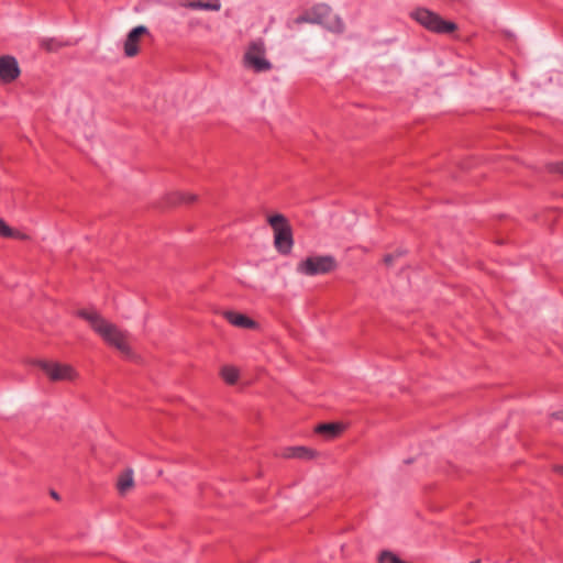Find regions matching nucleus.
I'll return each instance as SVG.
<instances>
[{"label": "nucleus", "instance_id": "2eb2a0df", "mask_svg": "<svg viewBox=\"0 0 563 563\" xmlns=\"http://www.w3.org/2000/svg\"><path fill=\"white\" fill-rule=\"evenodd\" d=\"M133 486H134L133 471L131 468H126L119 475V478L117 482L118 492L120 495H124Z\"/></svg>", "mask_w": 563, "mask_h": 563}, {"label": "nucleus", "instance_id": "f03ea898", "mask_svg": "<svg viewBox=\"0 0 563 563\" xmlns=\"http://www.w3.org/2000/svg\"><path fill=\"white\" fill-rule=\"evenodd\" d=\"M294 23L299 25L302 23H311L322 25L324 29L333 33H342L344 23L338 15L332 14V10L328 4L318 3L298 15Z\"/></svg>", "mask_w": 563, "mask_h": 563}, {"label": "nucleus", "instance_id": "6ab92c4d", "mask_svg": "<svg viewBox=\"0 0 563 563\" xmlns=\"http://www.w3.org/2000/svg\"><path fill=\"white\" fill-rule=\"evenodd\" d=\"M395 257H396V255H394V254H386V255L384 256V260H383V261H384V263H385L387 266H390V265L393 264V262H394Z\"/></svg>", "mask_w": 563, "mask_h": 563}, {"label": "nucleus", "instance_id": "4be33fe9", "mask_svg": "<svg viewBox=\"0 0 563 563\" xmlns=\"http://www.w3.org/2000/svg\"><path fill=\"white\" fill-rule=\"evenodd\" d=\"M556 471L563 475V466H558Z\"/></svg>", "mask_w": 563, "mask_h": 563}, {"label": "nucleus", "instance_id": "f257e3e1", "mask_svg": "<svg viewBox=\"0 0 563 563\" xmlns=\"http://www.w3.org/2000/svg\"><path fill=\"white\" fill-rule=\"evenodd\" d=\"M76 316L87 321L90 328L110 346L115 347L125 355L131 354V347L126 342V334L115 324L106 320L98 311L79 309Z\"/></svg>", "mask_w": 563, "mask_h": 563}, {"label": "nucleus", "instance_id": "4468645a", "mask_svg": "<svg viewBox=\"0 0 563 563\" xmlns=\"http://www.w3.org/2000/svg\"><path fill=\"white\" fill-rule=\"evenodd\" d=\"M181 5L194 10L219 11L221 9V3L219 0H192L188 1L187 3H181Z\"/></svg>", "mask_w": 563, "mask_h": 563}, {"label": "nucleus", "instance_id": "9d476101", "mask_svg": "<svg viewBox=\"0 0 563 563\" xmlns=\"http://www.w3.org/2000/svg\"><path fill=\"white\" fill-rule=\"evenodd\" d=\"M344 426L340 422L320 423L314 428V432L324 437L327 440H333L341 435Z\"/></svg>", "mask_w": 563, "mask_h": 563}, {"label": "nucleus", "instance_id": "7ed1b4c3", "mask_svg": "<svg viewBox=\"0 0 563 563\" xmlns=\"http://www.w3.org/2000/svg\"><path fill=\"white\" fill-rule=\"evenodd\" d=\"M267 223L274 232V246L282 255H289L294 246L292 228L282 213L268 216Z\"/></svg>", "mask_w": 563, "mask_h": 563}, {"label": "nucleus", "instance_id": "f3484780", "mask_svg": "<svg viewBox=\"0 0 563 563\" xmlns=\"http://www.w3.org/2000/svg\"><path fill=\"white\" fill-rule=\"evenodd\" d=\"M40 46L46 52H56L63 47L64 44L54 37H46L40 40Z\"/></svg>", "mask_w": 563, "mask_h": 563}, {"label": "nucleus", "instance_id": "ddd939ff", "mask_svg": "<svg viewBox=\"0 0 563 563\" xmlns=\"http://www.w3.org/2000/svg\"><path fill=\"white\" fill-rule=\"evenodd\" d=\"M286 457L311 460L317 456V452L306 446H291L286 450Z\"/></svg>", "mask_w": 563, "mask_h": 563}, {"label": "nucleus", "instance_id": "1a4fd4ad", "mask_svg": "<svg viewBox=\"0 0 563 563\" xmlns=\"http://www.w3.org/2000/svg\"><path fill=\"white\" fill-rule=\"evenodd\" d=\"M146 34H148V29L144 25L135 26L128 33L123 46L126 57H134L139 54V43L141 37Z\"/></svg>", "mask_w": 563, "mask_h": 563}, {"label": "nucleus", "instance_id": "dca6fc26", "mask_svg": "<svg viewBox=\"0 0 563 563\" xmlns=\"http://www.w3.org/2000/svg\"><path fill=\"white\" fill-rule=\"evenodd\" d=\"M220 375L228 385H234L240 377V372L234 366L225 365L221 368Z\"/></svg>", "mask_w": 563, "mask_h": 563}, {"label": "nucleus", "instance_id": "a211bd4d", "mask_svg": "<svg viewBox=\"0 0 563 563\" xmlns=\"http://www.w3.org/2000/svg\"><path fill=\"white\" fill-rule=\"evenodd\" d=\"M0 235L3 238H14L16 235L15 231L3 219H0Z\"/></svg>", "mask_w": 563, "mask_h": 563}, {"label": "nucleus", "instance_id": "0eeeda50", "mask_svg": "<svg viewBox=\"0 0 563 563\" xmlns=\"http://www.w3.org/2000/svg\"><path fill=\"white\" fill-rule=\"evenodd\" d=\"M264 55L265 45L263 40L258 38L250 43L249 49L244 55V59L255 71H267L272 68V64L264 57Z\"/></svg>", "mask_w": 563, "mask_h": 563}, {"label": "nucleus", "instance_id": "39448f33", "mask_svg": "<svg viewBox=\"0 0 563 563\" xmlns=\"http://www.w3.org/2000/svg\"><path fill=\"white\" fill-rule=\"evenodd\" d=\"M338 266L333 255H312L298 263L297 272L305 276L325 275L336 271Z\"/></svg>", "mask_w": 563, "mask_h": 563}, {"label": "nucleus", "instance_id": "f8f14e48", "mask_svg": "<svg viewBox=\"0 0 563 563\" xmlns=\"http://www.w3.org/2000/svg\"><path fill=\"white\" fill-rule=\"evenodd\" d=\"M197 200V196L192 194H185L180 191L170 192L166 196V203L168 206L191 205Z\"/></svg>", "mask_w": 563, "mask_h": 563}, {"label": "nucleus", "instance_id": "20e7f679", "mask_svg": "<svg viewBox=\"0 0 563 563\" xmlns=\"http://www.w3.org/2000/svg\"><path fill=\"white\" fill-rule=\"evenodd\" d=\"M409 16L429 32L435 34H451L457 30V24L444 20L440 14L427 8H417L409 13Z\"/></svg>", "mask_w": 563, "mask_h": 563}, {"label": "nucleus", "instance_id": "5701e85b", "mask_svg": "<svg viewBox=\"0 0 563 563\" xmlns=\"http://www.w3.org/2000/svg\"><path fill=\"white\" fill-rule=\"evenodd\" d=\"M472 563H479V560H477V561H474V562H472Z\"/></svg>", "mask_w": 563, "mask_h": 563}, {"label": "nucleus", "instance_id": "aec40b11", "mask_svg": "<svg viewBox=\"0 0 563 563\" xmlns=\"http://www.w3.org/2000/svg\"><path fill=\"white\" fill-rule=\"evenodd\" d=\"M556 170H558L559 173L563 174V162L558 163V165H556Z\"/></svg>", "mask_w": 563, "mask_h": 563}, {"label": "nucleus", "instance_id": "6e6552de", "mask_svg": "<svg viewBox=\"0 0 563 563\" xmlns=\"http://www.w3.org/2000/svg\"><path fill=\"white\" fill-rule=\"evenodd\" d=\"M21 69L16 58L12 55L0 56V84L8 85L16 80Z\"/></svg>", "mask_w": 563, "mask_h": 563}, {"label": "nucleus", "instance_id": "423d86ee", "mask_svg": "<svg viewBox=\"0 0 563 563\" xmlns=\"http://www.w3.org/2000/svg\"><path fill=\"white\" fill-rule=\"evenodd\" d=\"M32 364L41 368L52 382H73L78 376L76 369L69 364L46 360H34Z\"/></svg>", "mask_w": 563, "mask_h": 563}, {"label": "nucleus", "instance_id": "9b49d317", "mask_svg": "<svg viewBox=\"0 0 563 563\" xmlns=\"http://www.w3.org/2000/svg\"><path fill=\"white\" fill-rule=\"evenodd\" d=\"M224 318L233 325L238 328L243 329H255L257 327V323L251 319L250 317L234 312V311H225Z\"/></svg>", "mask_w": 563, "mask_h": 563}, {"label": "nucleus", "instance_id": "412c9836", "mask_svg": "<svg viewBox=\"0 0 563 563\" xmlns=\"http://www.w3.org/2000/svg\"><path fill=\"white\" fill-rule=\"evenodd\" d=\"M51 496H52L53 498H55V499H58V498H59L58 494H57L56 492H54V490H52V492H51Z\"/></svg>", "mask_w": 563, "mask_h": 563}]
</instances>
